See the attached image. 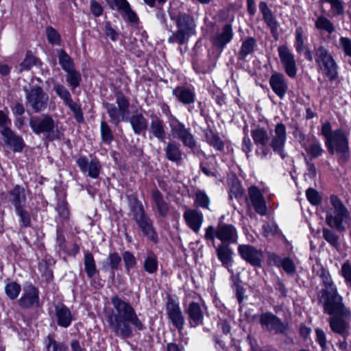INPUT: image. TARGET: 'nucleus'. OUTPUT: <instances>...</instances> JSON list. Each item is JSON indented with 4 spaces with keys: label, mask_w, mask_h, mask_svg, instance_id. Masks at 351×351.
Instances as JSON below:
<instances>
[{
    "label": "nucleus",
    "mask_w": 351,
    "mask_h": 351,
    "mask_svg": "<svg viewBox=\"0 0 351 351\" xmlns=\"http://www.w3.org/2000/svg\"><path fill=\"white\" fill-rule=\"evenodd\" d=\"M5 144L11 147L14 152H21L24 147L23 138L16 135L9 128H3L1 132Z\"/></svg>",
    "instance_id": "obj_25"
},
{
    "label": "nucleus",
    "mask_w": 351,
    "mask_h": 351,
    "mask_svg": "<svg viewBox=\"0 0 351 351\" xmlns=\"http://www.w3.org/2000/svg\"><path fill=\"white\" fill-rule=\"evenodd\" d=\"M256 40L254 38L250 37L247 38L243 43L239 51V57L244 60L245 57L253 52Z\"/></svg>",
    "instance_id": "obj_39"
},
{
    "label": "nucleus",
    "mask_w": 351,
    "mask_h": 351,
    "mask_svg": "<svg viewBox=\"0 0 351 351\" xmlns=\"http://www.w3.org/2000/svg\"><path fill=\"white\" fill-rule=\"evenodd\" d=\"M326 222L332 228L339 232L346 230V225L350 221V213L341 200L335 195L330 197V206L326 210Z\"/></svg>",
    "instance_id": "obj_3"
},
{
    "label": "nucleus",
    "mask_w": 351,
    "mask_h": 351,
    "mask_svg": "<svg viewBox=\"0 0 351 351\" xmlns=\"http://www.w3.org/2000/svg\"><path fill=\"white\" fill-rule=\"evenodd\" d=\"M19 304L22 308H30L33 306H38L39 291L32 285L23 288V293L19 300Z\"/></svg>",
    "instance_id": "obj_19"
},
{
    "label": "nucleus",
    "mask_w": 351,
    "mask_h": 351,
    "mask_svg": "<svg viewBox=\"0 0 351 351\" xmlns=\"http://www.w3.org/2000/svg\"><path fill=\"white\" fill-rule=\"evenodd\" d=\"M123 259L126 271L129 273L130 270L136 264V258L130 252L125 251L123 254Z\"/></svg>",
    "instance_id": "obj_54"
},
{
    "label": "nucleus",
    "mask_w": 351,
    "mask_h": 351,
    "mask_svg": "<svg viewBox=\"0 0 351 351\" xmlns=\"http://www.w3.org/2000/svg\"><path fill=\"white\" fill-rule=\"evenodd\" d=\"M339 44L345 55L350 57L349 63L351 65V39L347 37H341L339 38Z\"/></svg>",
    "instance_id": "obj_59"
},
{
    "label": "nucleus",
    "mask_w": 351,
    "mask_h": 351,
    "mask_svg": "<svg viewBox=\"0 0 351 351\" xmlns=\"http://www.w3.org/2000/svg\"><path fill=\"white\" fill-rule=\"evenodd\" d=\"M308 154H309L313 158H318L322 155L324 149L320 142L315 139L310 145L306 148Z\"/></svg>",
    "instance_id": "obj_45"
},
{
    "label": "nucleus",
    "mask_w": 351,
    "mask_h": 351,
    "mask_svg": "<svg viewBox=\"0 0 351 351\" xmlns=\"http://www.w3.org/2000/svg\"><path fill=\"white\" fill-rule=\"evenodd\" d=\"M29 126L36 134H43L50 141L60 138V133L58 131L54 132L56 123L49 114H42L31 118Z\"/></svg>",
    "instance_id": "obj_8"
},
{
    "label": "nucleus",
    "mask_w": 351,
    "mask_h": 351,
    "mask_svg": "<svg viewBox=\"0 0 351 351\" xmlns=\"http://www.w3.org/2000/svg\"><path fill=\"white\" fill-rule=\"evenodd\" d=\"M206 137L208 143L211 146H213L217 150H223L224 147L223 142L221 141V139L217 134L210 132L206 134Z\"/></svg>",
    "instance_id": "obj_47"
},
{
    "label": "nucleus",
    "mask_w": 351,
    "mask_h": 351,
    "mask_svg": "<svg viewBox=\"0 0 351 351\" xmlns=\"http://www.w3.org/2000/svg\"><path fill=\"white\" fill-rule=\"evenodd\" d=\"M314 59L317 69L330 81L335 80L338 75V66L331 53L323 46L315 47Z\"/></svg>",
    "instance_id": "obj_6"
},
{
    "label": "nucleus",
    "mask_w": 351,
    "mask_h": 351,
    "mask_svg": "<svg viewBox=\"0 0 351 351\" xmlns=\"http://www.w3.org/2000/svg\"><path fill=\"white\" fill-rule=\"evenodd\" d=\"M278 52L285 73L290 77H295L297 74V66L293 54L286 45L279 46Z\"/></svg>",
    "instance_id": "obj_16"
},
{
    "label": "nucleus",
    "mask_w": 351,
    "mask_h": 351,
    "mask_svg": "<svg viewBox=\"0 0 351 351\" xmlns=\"http://www.w3.org/2000/svg\"><path fill=\"white\" fill-rule=\"evenodd\" d=\"M183 218L190 229L195 233H199L204 221L202 213L194 208H188L184 212Z\"/></svg>",
    "instance_id": "obj_20"
},
{
    "label": "nucleus",
    "mask_w": 351,
    "mask_h": 351,
    "mask_svg": "<svg viewBox=\"0 0 351 351\" xmlns=\"http://www.w3.org/2000/svg\"><path fill=\"white\" fill-rule=\"evenodd\" d=\"M100 130L102 141L106 143H110L114 139V136L110 126L105 121L101 122Z\"/></svg>",
    "instance_id": "obj_44"
},
{
    "label": "nucleus",
    "mask_w": 351,
    "mask_h": 351,
    "mask_svg": "<svg viewBox=\"0 0 351 351\" xmlns=\"http://www.w3.org/2000/svg\"><path fill=\"white\" fill-rule=\"evenodd\" d=\"M216 252L223 266L228 267L232 264L233 252L229 245L220 243L216 249Z\"/></svg>",
    "instance_id": "obj_33"
},
{
    "label": "nucleus",
    "mask_w": 351,
    "mask_h": 351,
    "mask_svg": "<svg viewBox=\"0 0 351 351\" xmlns=\"http://www.w3.org/2000/svg\"><path fill=\"white\" fill-rule=\"evenodd\" d=\"M84 261L85 271L87 274V276L89 278H93L97 272L96 265L93 255L89 252H86L84 254Z\"/></svg>",
    "instance_id": "obj_36"
},
{
    "label": "nucleus",
    "mask_w": 351,
    "mask_h": 351,
    "mask_svg": "<svg viewBox=\"0 0 351 351\" xmlns=\"http://www.w3.org/2000/svg\"><path fill=\"white\" fill-rule=\"evenodd\" d=\"M323 237L328 243H329L333 247H339V237L332 230L327 228H324Z\"/></svg>",
    "instance_id": "obj_50"
},
{
    "label": "nucleus",
    "mask_w": 351,
    "mask_h": 351,
    "mask_svg": "<svg viewBox=\"0 0 351 351\" xmlns=\"http://www.w3.org/2000/svg\"><path fill=\"white\" fill-rule=\"evenodd\" d=\"M67 73L66 76V81L71 87V90H74L75 88L80 86L82 80L81 75L79 72L76 71L73 69L66 71Z\"/></svg>",
    "instance_id": "obj_40"
},
{
    "label": "nucleus",
    "mask_w": 351,
    "mask_h": 351,
    "mask_svg": "<svg viewBox=\"0 0 351 351\" xmlns=\"http://www.w3.org/2000/svg\"><path fill=\"white\" fill-rule=\"evenodd\" d=\"M21 291V286L15 282L7 284L5 287V291L8 297L14 300L16 298Z\"/></svg>",
    "instance_id": "obj_46"
},
{
    "label": "nucleus",
    "mask_w": 351,
    "mask_h": 351,
    "mask_svg": "<svg viewBox=\"0 0 351 351\" xmlns=\"http://www.w3.org/2000/svg\"><path fill=\"white\" fill-rule=\"evenodd\" d=\"M274 134L270 138L269 145L274 152L278 153L282 158L285 157L284 148L287 140L286 127L282 123H278L275 125Z\"/></svg>",
    "instance_id": "obj_14"
},
{
    "label": "nucleus",
    "mask_w": 351,
    "mask_h": 351,
    "mask_svg": "<svg viewBox=\"0 0 351 351\" xmlns=\"http://www.w3.org/2000/svg\"><path fill=\"white\" fill-rule=\"evenodd\" d=\"M251 136L256 145L260 146L256 153L262 159L265 158L269 154H271L270 136L267 131L260 126H256L251 130Z\"/></svg>",
    "instance_id": "obj_11"
},
{
    "label": "nucleus",
    "mask_w": 351,
    "mask_h": 351,
    "mask_svg": "<svg viewBox=\"0 0 351 351\" xmlns=\"http://www.w3.org/2000/svg\"><path fill=\"white\" fill-rule=\"evenodd\" d=\"M170 126L171 134L173 138L180 140L184 146L191 149L196 146V142L193 135L190 132V130L186 128L182 123L176 119V122L171 123Z\"/></svg>",
    "instance_id": "obj_15"
},
{
    "label": "nucleus",
    "mask_w": 351,
    "mask_h": 351,
    "mask_svg": "<svg viewBox=\"0 0 351 351\" xmlns=\"http://www.w3.org/2000/svg\"><path fill=\"white\" fill-rule=\"evenodd\" d=\"M129 121L136 134H141L147 128V121L141 113L133 114L130 117Z\"/></svg>",
    "instance_id": "obj_34"
},
{
    "label": "nucleus",
    "mask_w": 351,
    "mask_h": 351,
    "mask_svg": "<svg viewBox=\"0 0 351 351\" xmlns=\"http://www.w3.org/2000/svg\"><path fill=\"white\" fill-rule=\"evenodd\" d=\"M111 302L114 311L108 315L107 322L115 336L122 339L130 337L132 335L130 324L138 330H143V324L130 303L117 295L112 298Z\"/></svg>",
    "instance_id": "obj_1"
},
{
    "label": "nucleus",
    "mask_w": 351,
    "mask_h": 351,
    "mask_svg": "<svg viewBox=\"0 0 351 351\" xmlns=\"http://www.w3.org/2000/svg\"><path fill=\"white\" fill-rule=\"evenodd\" d=\"M53 90L56 93V94L61 98L64 104L69 101L71 98V94L69 91L66 88V87L60 84H55L53 85Z\"/></svg>",
    "instance_id": "obj_51"
},
{
    "label": "nucleus",
    "mask_w": 351,
    "mask_h": 351,
    "mask_svg": "<svg viewBox=\"0 0 351 351\" xmlns=\"http://www.w3.org/2000/svg\"><path fill=\"white\" fill-rule=\"evenodd\" d=\"M259 322L263 328L274 334H285L288 330V324L271 312L261 314Z\"/></svg>",
    "instance_id": "obj_12"
},
{
    "label": "nucleus",
    "mask_w": 351,
    "mask_h": 351,
    "mask_svg": "<svg viewBox=\"0 0 351 351\" xmlns=\"http://www.w3.org/2000/svg\"><path fill=\"white\" fill-rule=\"evenodd\" d=\"M329 320V325L331 330L340 335L343 338H346L348 336V330L349 329V324L346 322L345 319L346 317H343L337 315H332Z\"/></svg>",
    "instance_id": "obj_28"
},
{
    "label": "nucleus",
    "mask_w": 351,
    "mask_h": 351,
    "mask_svg": "<svg viewBox=\"0 0 351 351\" xmlns=\"http://www.w3.org/2000/svg\"><path fill=\"white\" fill-rule=\"evenodd\" d=\"M322 297L324 299L323 306L326 313L343 317H350L351 312L344 305L343 298L338 293L337 289L322 290Z\"/></svg>",
    "instance_id": "obj_7"
},
{
    "label": "nucleus",
    "mask_w": 351,
    "mask_h": 351,
    "mask_svg": "<svg viewBox=\"0 0 351 351\" xmlns=\"http://www.w3.org/2000/svg\"><path fill=\"white\" fill-rule=\"evenodd\" d=\"M170 16L171 20L176 21L178 29L169 37L168 42L180 45L187 43L189 37L195 34V24L193 18L186 13H180L178 16L171 14Z\"/></svg>",
    "instance_id": "obj_4"
},
{
    "label": "nucleus",
    "mask_w": 351,
    "mask_h": 351,
    "mask_svg": "<svg viewBox=\"0 0 351 351\" xmlns=\"http://www.w3.org/2000/svg\"><path fill=\"white\" fill-rule=\"evenodd\" d=\"M47 39L51 44H59L60 41V36L58 32L51 27H48L46 29Z\"/></svg>",
    "instance_id": "obj_61"
},
{
    "label": "nucleus",
    "mask_w": 351,
    "mask_h": 351,
    "mask_svg": "<svg viewBox=\"0 0 351 351\" xmlns=\"http://www.w3.org/2000/svg\"><path fill=\"white\" fill-rule=\"evenodd\" d=\"M166 158L171 161L179 164L182 160V153L180 146L173 143H168L165 148Z\"/></svg>",
    "instance_id": "obj_35"
},
{
    "label": "nucleus",
    "mask_w": 351,
    "mask_h": 351,
    "mask_svg": "<svg viewBox=\"0 0 351 351\" xmlns=\"http://www.w3.org/2000/svg\"><path fill=\"white\" fill-rule=\"evenodd\" d=\"M281 267L287 274H293L295 271V266L293 261L289 258H283Z\"/></svg>",
    "instance_id": "obj_63"
},
{
    "label": "nucleus",
    "mask_w": 351,
    "mask_h": 351,
    "mask_svg": "<svg viewBox=\"0 0 351 351\" xmlns=\"http://www.w3.org/2000/svg\"><path fill=\"white\" fill-rule=\"evenodd\" d=\"M238 253L242 259L253 267H261L263 260V253L261 250L256 249L251 245H239Z\"/></svg>",
    "instance_id": "obj_13"
},
{
    "label": "nucleus",
    "mask_w": 351,
    "mask_h": 351,
    "mask_svg": "<svg viewBox=\"0 0 351 351\" xmlns=\"http://www.w3.org/2000/svg\"><path fill=\"white\" fill-rule=\"evenodd\" d=\"M9 201L15 209L23 207L27 200V191L20 185H16L9 191Z\"/></svg>",
    "instance_id": "obj_26"
},
{
    "label": "nucleus",
    "mask_w": 351,
    "mask_h": 351,
    "mask_svg": "<svg viewBox=\"0 0 351 351\" xmlns=\"http://www.w3.org/2000/svg\"><path fill=\"white\" fill-rule=\"evenodd\" d=\"M56 315L58 324L64 328L69 327L73 320L71 311L64 304L56 306Z\"/></svg>",
    "instance_id": "obj_29"
},
{
    "label": "nucleus",
    "mask_w": 351,
    "mask_h": 351,
    "mask_svg": "<svg viewBox=\"0 0 351 351\" xmlns=\"http://www.w3.org/2000/svg\"><path fill=\"white\" fill-rule=\"evenodd\" d=\"M248 195L252 206L256 213L264 215L267 213L265 200L258 187L252 186L248 189Z\"/></svg>",
    "instance_id": "obj_22"
},
{
    "label": "nucleus",
    "mask_w": 351,
    "mask_h": 351,
    "mask_svg": "<svg viewBox=\"0 0 351 351\" xmlns=\"http://www.w3.org/2000/svg\"><path fill=\"white\" fill-rule=\"evenodd\" d=\"M47 351H66L67 347L48 336L45 340Z\"/></svg>",
    "instance_id": "obj_49"
},
{
    "label": "nucleus",
    "mask_w": 351,
    "mask_h": 351,
    "mask_svg": "<svg viewBox=\"0 0 351 351\" xmlns=\"http://www.w3.org/2000/svg\"><path fill=\"white\" fill-rule=\"evenodd\" d=\"M38 60L29 51H27L25 58L19 64V72L22 73L24 71H29L31 68L36 65Z\"/></svg>",
    "instance_id": "obj_41"
},
{
    "label": "nucleus",
    "mask_w": 351,
    "mask_h": 351,
    "mask_svg": "<svg viewBox=\"0 0 351 351\" xmlns=\"http://www.w3.org/2000/svg\"><path fill=\"white\" fill-rule=\"evenodd\" d=\"M116 103L117 107L113 104H106L105 106L110 118V121L114 125H118L121 121L128 120L130 103L121 93L116 94Z\"/></svg>",
    "instance_id": "obj_9"
},
{
    "label": "nucleus",
    "mask_w": 351,
    "mask_h": 351,
    "mask_svg": "<svg viewBox=\"0 0 351 351\" xmlns=\"http://www.w3.org/2000/svg\"><path fill=\"white\" fill-rule=\"evenodd\" d=\"M341 274L344 278L346 282L351 285V264L348 261L342 265Z\"/></svg>",
    "instance_id": "obj_62"
},
{
    "label": "nucleus",
    "mask_w": 351,
    "mask_h": 351,
    "mask_svg": "<svg viewBox=\"0 0 351 351\" xmlns=\"http://www.w3.org/2000/svg\"><path fill=\"white\" fill-rule=\"evenodd\" d=\"M269 84L273 91L280 99L285 96L288 90V84L283 74L280 73L272 74L269 80Z\"/></svg>",
    "instance_id": "obj_23"
},
{
    "label": "nucleus",
    "mask_w": 351,
    "mask_h": 351,
    "mask_svg": "<svg viewBox=\"0 0 351 351\" xmlns=\"http://www.w3.org/2000/svg\"><path fill=\"white\" fill-rule=\"evenodd\" d=\"M26 106L33 112L38 113L46 109L49 101V95L43 88L35 86L25 90Z\"/></svg>",
    "instance_id": "obj_10"
},
{
    "label": "nucleus",
    "mask_w": 351,
    "mask_h": 351,
    "mask_svg": "<svg viewBox=\"0 0 351 351\" xmlns=\"http://www.w3.org/2000/svg\"><path fill=\"white\" fill-rule=\"evenodd\" d=\"M150 120L149 132L159 141H163L166 136L163 120L155 114H151Z\"/></svg>",
    "instance_id": "obj_27"
},
{
    "label": "nucleus",
    "mask_w": 351,
    "mask_h": 351,
    "mask_svg": "<svg viewBox=\"0 0 351 351\" xmlns=\"http://www.w3.org/2000/svg\"><path fill=\"white\" fill-rule=\"evenodd\" d=\"M320 278H322V283L325 287V289H323L322 290H330L337 289L330 274L327 271L322 269L321 271Z\"/></svg>",
    "instance_id": "obj_52"
},
{
    "label": "nucleus",
    "mask_w": 351,
    "mask_h": 351,
    "mask_svg": "<svg viewBox=\"0 0 351 351\" xmlns=\"http://www.w3.org/2000/svg\"><path fill=\"white\" fill-rule=\"evenodd\" d=\"M295 40L294 47L298 53H302L306 49L305 38L304 36V30L302 27H298L295 32Z\"/></svg>",
    "instance_id": "obj_38"
},
{
    "label": "nucleus",
    "mask_w": 351,
    "mask_h": 351,
    "mask_svg": "<svg viewBox=\"0 0 351 351\" xmlns=\"http://www.w3.org/2000/svg\"><path fill=\"white\" fill-rule=\"evenodd\" d=\"M173 95L184 104H191L195 101V94L192 90L184 86H178L173 90Z\"/></svg>",
    "instance_id": "obj_30"
},
{
    "label": "nucleus",
    "mask_w": 351,
    "mask_h": 351,
    "mask_svg": "<svg viewBox=\"0 0 351 351\" xmlns=\"http://www.w3.org/2000/svg\"><path fill=\"white\" fill-rule=\"evenodd\" d=\"M306 195L308 200L313 205H317L321 202V197L319 193L313 189H308L306 191Z\"/></svg>",
    "instance_id": "obj_58"
},
{
    "label": "nucleus",
    "mask_w": 351,
    "mask_h": 351,
    "mask_svg": "<svg viewBox=\"0 0 351 351\" xmlns=\"http://www.w3.org/2000/svg\"><path fill=\"white\" fill-rule=\"evenodd\" d=\"M120 12H123L127 16L130 22L135 23L137 21L138 17L136 13L132 10L130 4L127 5L123 10H120Z\"/></svg>",
    "instance_id": "obj_64"
},
{
    "label": "nucleus",
    "mask_w": 351,
    "mask_h": 351,
    "mask_svg": "<svg viewBox=\"0 0 351 351\" xmlns=\"http://www.w3.org/2000/svg\"><path fill=\"white\" fill-rule=\"evenodd\" d=\"M151 198L158 215L163 218L167 217L171 206L170 204L165 199L162 194L158 189H154L152 191Z\"/></svg>",
    "instance_id": "obj_24"
},
{
    "label": "nucleus",
    "mask_w": 351,
    "mask_h": 351,
    "mask_svg": "<svg viewBox=\"0 0 351 351\" xmlns=\"http://www.w3.org/2000/svg\"><path fill=\"white\" fill-rule=\"evenodd\" d=\"M17 215L20 217V221L22 226L28 227L31 224V219L29 213L23 207L15 209Z\"/></svg>",
    "instance_id": "obj_57"
},
{
    "label": "nucleus",
    "mask_w": 351,
    "mask_h": 351,
    "mask_svg": "<svg viewBox=\"0 0 351 351\" xmlns=\"http://www.w3.org/2000/svg\"><path fill=\"white\" fill-rule=\"evenodd\" d=\"M195 204L197 206L209 209L210 199L204 191H198L195 193Z\"/></svg>",
    "instance_id": "obj_48"
},
{
    "label": "nucleus",
    "mask_w": 351,
    "mask_h": 351,
    "mask_svg": "<svg viewBox=\"0 0 351 351\" xmlns=\"http://www.w3.org/2000/svg\"><path fill=\"white\" fill-rule=\"evenodd\" d=\"M315 25L317 29L319 30H324L328 34H332L335 32V27L333 23L324 16H319L317 19L315 23Z\"/></svg>",
    "instance_id": "obj_37"
},
{
    "label": "nucleus",
    "mask_w": 351,
    "mask_h": 351,
    "mask_svg": "<svg viewBox=\"0 0 351 351\" xmlns=\"http://www.w3.org/2000/svg\"><path fill=\"white\" fill-rule=\"evenodd\" d=\"M58 60L59 64L65 71H69L73 69V64L71 58L64 50L60 51Z\"/></svg>",
    "instance_id": "obj_43"
},
{
    "label": "nucleus",
    "mask_w": 351,
    "mask_h": 351,
    "mask_svg": "<svg viewBox=\"0 0 351 351\" xmlns=\"http://www.w3.org/2000/svg\"><path fill=\"white\" fill-rule=\"evenodd\" d=\"M321 134L324 137L328 152L331 155L336 154L339 163L348 161L350 156L348 134L341 129L332 130L329 122L322 124Z\"/></svg>",
    "instance_id": "obj_2"
},
{
    "label": "nucleus",
    "mask_w": 351,
    "mask_h": 351,
    "mask_svg": "<svg viewBox=\"0 0 351 351\" xmlns=\"http://www.w3.org/2000/svg\"><path fill=\"white\" fill-rule=\"evenodd\" d=\"M77 164L84 173L92 178H97L101 171V165L98 160L93 159L88 162L85 157H80L77 160Z\"/></svg>",
    "instance_id": "obj_21"
},
{
    "label": "nucleus",
    "mask_w": 351,
    "mask_h": 351,
    "mask_svg": "<svg viewBox=\"0 0 351 351\" xmlns=\"http://www.w3.org/2000/svg\"><path fill=\"white\" fill-rule=\"evenodd\" d=\"M232 26L226 24L223 26L222 31L213 38V43L215 46L223 48L232 40Z\"/></svg>",
    "instance_id": "obj_31"
},
{
    "label": "nucleus",
    "mask_w": 351,
    "mask_h": 351,
    "mask_svg": "<svg viewBox=\"0 0 351 351\" xmlns=\"http://www.w3.org/2000/svg\"><path fill=\"white\" fill-rule=\"evenodd\" d=\"M65 104L74 112L76 120L79 122L82 121L83 117L81 109L80 106L73 101L72 98H71L69 101H67Z\"/></svg>",
    "instance_id": "obj_60"
},
{
    "label": "nucleus",
    "mask_w": 351,
    "mask_h": 351,
    "mask_svg": "<svg viewBox=\"0 0 351 351\" xmlns=\"http://www.w3.org/2000/svg\"><path fill=\"white\" fill-rule=\"evenodd\" d=\"M143 267L149 274L155 273L158 269L157 257L153 254L148 255L144 261Z\"/></svg>",
    "instance_id": "obj_42"
},
{
    "label": "nucleus",
    "mask_w": 351,
    "mask_h": 351,
    "mask_svg": "<svg viewBox=\"0 0 351 351\" xmlns=\"http://www.w3.org/2000/svg\"><path fill=\"white\" fill-rule=\"evenodd\" d=\"M216 238L221 241V243H237L238 233L236 228L232 224L219 223L216 228Z\"/></svg>",
    "instance_id": "obj_17"
},
{
    "label": "nucleus",
    "mask_w": 351,
    "mask_h": 351,
    "mask_svg": "<svg viewBox=\"0 0 351 351\" xmlns=\"http://www.w3.org/2000/svg\"><path fill=\"white\" fill-rule=\"evenodd\" d=\"M130 206L133 219L144 236L156 243L158 237L154 228L153 221L145 213L143 204L136 198H133L130 202Z\"/></svg>",
    "instance_id": "obj_5"
},
{
    "label": "nucleus",
    "mask_w": 351,
    "mask_h": 351,
    "mask_svg": "<svg viewBox=\"0 0 351 351\" xmlns=\"http://www.w3.org/2000/svg\"><path fill=\"white\" fill-rule=\"evenodd\" d=\"M166 311L172 324L179 331H181L183 329L185 319L178 303L169 299L167 303Z\"/></svg>",
    "instance_id": "obj_18"
},
{
    "label": "nucleus",
    "mask_w": 351,
    "mask_h": 351,
    "mask_svg": "<svg viewBox=\"0 0 351 351\" xmlns=\"http://www.w3.org/2000/svg\"><path fill=\"white\" fill-rule=\"evenodd\" d=\"M192 326L202 324L204 313L200 305L197 302H191L186 310Z\"/></svg>",
    "instance_id": "obj_32"
},
{
    "label": "nucleus",
    "mask_w": 351,
    "mask_h": 351,
    "mask_svg": "<svg viewBox=\"0 0 351 351\" xmlns=\"http://www.w3.org/2000/svg\"><path fill=\"white\" fill-rule=\"evenodd\" d=\"M315 341L321 347L322 351H327L328 346L326 341V336L324 331L322 329L317 328L315 329Z\"/></svg>",
    "instance_id": "obj_53"
},
{
    "label": "nucleus",
    "mask_w": 351,
    "mask_h": 351,
    "mask_svg": "<svg viewBox=\"0 0 351 351\" xmlns=\"http://www.w3.org/2000/svg\"><path fill=\"white\" fill-rule=\"evenodd\" d=\"M121 261V258L119 254L117 252L110 253L107 259L106 264L112 269H116L118 268Z\"/></svg>",
    "instance_id": "obj_56"
},
{
    "label": "nucleus",
    "mask_w": 351,
    "mask_h": 351,
    "mask_svg": "<svg viewBox=\"0 0 351 351\" xmlns=\"http://www.w3.org/2000/svg\"><path fill=\"white\" fill-rule=\"evenodd\" d=\"M331 5V10L334 15H342L344 13V8L340 0H323Z\"/></svg>",
    "instance_id": "obj_55"
}]
</instances>
